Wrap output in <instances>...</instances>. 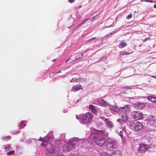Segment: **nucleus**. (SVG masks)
Masks as SVG:
<instances>
[{"label":"nucleus","mask_w":156,"mask_h":156,"mask_svg":"<svg viewBox=\"0 0 156 156\" xmlns=\"http://www.w3.org/2000/svg\"><path fill=\"white\" fill-rule=\"evenodd\" d=\"M118 143L113 138L108 137V150L113 151L117 148Z\"/></svg>","instance_id":"1"},{"label":"nucleus","mask_w":156,"mask_h":156,"mask_svg":"<svg viewBox=\"0 0 156 156\" xmlns=\"http://www.w3.org/2000/svg\"><path fill=\"white\" fill-rule=\"evenodd\" d=\"M130 127L135 131H138L143 128L142 125L140 122L136 121L131 122H130Z\"/></svg>","instance_id":"2"},{"label":"nucleus","mask_w":156,"mask_h":156,"mask_svg":"<svg viewBox=\"0 0 156 156\" xmlns=\"http://www.w3.org/2000/svg\"><path fill=\"white\" fill-rule=\"evenodd\" d=\"M104 134V131H98L95 134H91L89 139L92 140H97L101 136H103Z\"/></svg>","instance_id":"3"},{"label":"nucleus","mask_w":156,"mask_h":156,"mask_svg":"<svg viewBox=\"0 0 156 156\" xmlns=\"http://www.w3.org/2000/svg\"><path fill=\"white\" fill-rule=\"evenodd\" d=\"M93 115L88 112L83 115L82 118V120L85 123L91 122L93 119Z\"/></svg>","instance_id":"4"},{"label":"nucleus","mask_w":156,"mask_h":156,"mask_svg":"<svg viewBox=\"0 0 156 156\" xmlns=\"http://www.w3.org/2000/svg\"><path fill=\"white\" fill-rule=\"evenodd\" d=\"M150 148L149 145L145 144H140L138 148V152L144 154Z\"/></svg>","instance_id":"5"},{"label":"nucleus","mask_w":156,"mask_h":156,"mask_svg":"<svg viewBox=\"0 0 156 156\" xmlns=\"http://www.w3.org/2000/svg\"><path fill=\"white\" fill-rule=\"evenodd\" d=\"M58 147H54L51 148H48L46 151V154L49 156H51L54 153H58Z\"/></svg>","instance_id":"6"},{"label":"nucleus","mask_w":156,"mask_h":156,"mask_svg":"<svg viewBox=\"0 0 156 156\" xmlns=\"http://www.w3.org/2000/svg\"><path fill=\"white\" fill-rule=\"evenodd\" d=\"M103 135V136H101L100 138L95 140V143L97 145L102 146L107 142L106 136L105 137H104V135Z\"/></svg>","instance_id":"7"},{"label":"nucleus","mask_w":156,"mask_h":156,"mask_svg":"<svg viewBox=\"0 0 156 156\" xmlns=\"http://www.w3.org/2000/svg\"><path fill=\"white\" fill-rule=\"evenodd\" d=\"M75 148V145L71 144V142L69 141V143L65 144L63 150L69 152L73 150Z\"/></svg>","instance_id":"8"},{"label":"nucleus","mask_w":156,"mask_h":156,"mask_svg":"<svg viewBox=\"0 0 156 156\" xmlns=\"http://www.w3.org/2000/svg\"><path fill=\"white\" fill-rule=\"evenodd\" d=\"M134 118L136 120H139L143 119V115L140 112H134L133 114Z\"/></svg>","instance_id":"9"},{"label":"nucleus","mask_w":156,"mask_h":156,"mask_svg":"<svg viewBox=\"0 0 156 156\" xmlns=\"http://www.w3.org/2000/svg\"><path fill=\"white\" fill-rule=\"evenodd\" d=\"M108 156H122V154L121 151L116 150L113 151L110 154L108 153Z\"/></svg>","instance_id":"10"},{"label":"nucleus","mask_w":156,"mask_h":156,"mask_svg":"<svg viewBox=\"0 0 156 156\" xmlns=\"http://www.w3.org/2000/svg\"><path fill=\"white\" fill-rule=\"evenodd\" d=\"M83 89V87L80 84L74 85L71 88L72 91L75 92Z\"/></svg>","instance_id":"11"},{"label":"nucleus","mask_w":156,"mask_h":156,"mask_svg":"<svg viewBox=\"0 0 156 156\" xmlns=\"http://www.w3.org/2000/svg\"><path fill=\"white\" fill-rule=\"evenodd\" d=\"M70 141L71 142V144L74 145L75 147L76 145L78 146V145H79V143H80L81 140L76 138H74Z\"/></svg>","instance_id":"12"},{"label":"nucleus","mask_w":156,"mask_h":156,"mask_svg":"<svg viewBox=\"0 0 156 156\" xmlns=\"http://www.w3.org/2000/svg\"><path fill=\"white\" fill-rule=\"evenodd\" d=\"M98 103L101 106H104L106 105V102L103 99H100L98 100Z\"/></svg>","instance_id":"13"},{"label":"nucleus","mask_w":156,"mask_h":156,"mask_svg":"<svg viewBox=\"0 0 156 156\" xmlns=\"http://www.w3.org/2000/svg\"><path fill=\"white\" fill-rule=\"evenodd\" d=\"M136 105L137 108H143L145 106V105L144 103H140V102L136 103Z\"/></svg>","instance_id":"14"},{"label":"nucleus","mask_w":156,"mask_h":156,"mask_svg":"<svg viewBox=\"0 0 156 156\" xmlns=\"http://www.w3.org/2000/svg\"><path fill=\"white\" fill-rule=\"evenodd\" d=\"M109 108L111 110H112L114 111L115 112H119L120 111V110L119 109V108H117L115 107L112 106L111 105L109 106Z\"/></svg>","instance_id":"15"},{"label":"nucleus","mask_w":156,"mask_h":156,"mask_svg":"<svg viewBox=\"0 0 156 156\" xmlns=\"http://www.w3.org/2000/svg\"><path fill=\"white\" fill-rule=\"evenodd\" d=\"M86 22H87V23H88V24H87L88 25H90L91 24V23H92V21L91 20L87 19V20H86L85 21L82 22L80 24H79L78 27H79L80 26H81V25H82L84 23H85Z\"/></svg>","instance_id":"16"},{"label":"nucleus","mask_w":156,"mask_h":156,"mask_svg":"<svg viewBox=\"0 0 156 156\" xmlns=\"http://www.w3.org/2000/svg\"><path fill=\"white\" fill-rule=\"evenodd\" d=\"M89 108L93 113H96L97 112V110L94 105H90Z\"/></svg>","instance_id":"17"},{"label":"nucleus","mask_w":156,"mask_h":156,"mask_svg":"<svg viewBox=\"0 0 156 156\" xmlns=\"http://www.w3.org/2000/svg\"><path fill=\"white\" fill-rule=\"evenodd\" d=\"M114 125L112 122L110 121H108V128L110 129V130H112L113 128Z\"/></svg>","instance_id":"18"},{"label":"nucleus","mask_w":156,"mask_h":156,"mask_svg":"<svg viewBox=\"0 0 156 156\" xmlns=\"http://www.w3.org/2000/svg\"><path fill=\"white\" fill-rule=\"evenodd\" d=\"M126 45L127 44L126 43L122 41L119 44L118 46L119 48H122L126 47Z\"/></svg>","instance_id":"19"},{"label":"nucleus","mask_w":156,"mask_h":156,"mask_svg":"<svg viewBox=\"0 0 156 156\" xmlns=\"http://www.w3.org/2000/svg\"><path fill=\"white\" fill-rule=\"evenodd\" d=\"M147 99L152 102H156V98H153L151 96L148 97Z\"/></svg>","instance_id":"20"},{"label":"nucleus","mask_w":156,"mask_h":156,"mask_svg":"<svg viewBox=\"0 0 156 156\" xmlns=\"http://www.w3.org/2000/svg\"><path fill=\"white\" fill-rule=\"evenodd\" d=\"M4 149L5 150V151H9L12 149V147H10V144H8L7 145L5 146Z\"/></svg>","instance_id":"21"},{"label":"nucleus","mask_w":156,"mask_h":156,"mask_svg":"<svg viewBox=\"0 0 156 156\" xmlns=\"http://www.w3.org/2000/svg\"><path fill=\"white\" fill-rule=\"evenodd\" d=\"M120 108L122 110H125L126 112H127L129 111V108L128 105H126L123 107H120Z\"/></svg>","instance_id":"22"},{"label":"nucleus","mask_w":156,"mask_h":156,"mask_svg":"<svg viewBox=\"0 0 156 156\" xmlns=\"http://www.w3.org/2000/svg\"><path fill=\"white\" fill-rule=\"evenodd\" d=\"M48 140H43L42 143L41 144V146H45L48 143Z\"/></svg>","instance_id":"23"},{"label":"nucleus","mask_w":156,"mask_h":156,"mask_svg":"<svg viewBox=\"0 0 156 156\" xmlns=\"http://www.w3.org/2000/svg\"><path fill=\"white\" fill-rule=\"evenodd\" d=\"M122 120L124 122H126L128 120V118L126 115H122Z\"/></svg>","instance_id":"24"},{"label":"nucleus","mask_w":156,"mask_h":156,"mask_svg":"<svg viewBox=\"0 0 156 156\" xmlns=\"http://www.w3.org/2000/svg\"><path fill=\"white\" fill-rule=\"evenodd\" d=\"M26 126L24 122L22 121L20 123V128H23Z\"/></svg>","instance_id":"25"},{"label":"nucleus","mask_w":156,"mask_h":156,"mask_svg":"<svg viewBox=\"0 0 156 156\" xmlns=\"http://www.w3.org/2000/svg\"><path fill=\"white\" fill-rule=\"evenodd\" d=\"M15 153V151H12L9 152L7 153V155H12L14 154Z\"/></svg>","instance_id":"26"},{"label":"nucleus","mask_w":156,"mask_h":156,"mask_svg":"<svg viewBox=\"0 0 156 156\" xmlns=\"http://www.w3.org/2000/svg\"><path fill=\"white\" fill-rule=\"evenodd\" d=\"M131 53L126 52L125 51L120 52V54H122L123 55H128L130 54Z\"/></svg>","instance_id":"27"},{"label":"nucleus","mask_w":156,"mask_h":156,"mask_svg":"<svg viewBox=\"0 0 156 156\" xmlns=\"http://www.w3.org/2000/svg\"><path fill=\"white\" fill-rule=\"evenodd\" d=\"M132 14H130L128 15L126 17V19L127 20H129L130 19V18L132 17Z\"/></svg>","instance_id":"28"},{"label":"nucleus","mask_w":156,"mask_h":156,"mask_svg":"<svg viewBox=\"0 0 156 156\" xmlns=\"http://www.w3.org/2000/svg\"><path fill=\"white\" fill-rule=\"evenodd\" d=\"M11 139V137L10 136H7L6 137H4L3 138V139L4 140H8L9 139Z\"/></svg>","instance_id":"29"},{"label":"nucleus","mask_w":156,"mask_h":156,"mask_svg":"<svg viewBox=\"0 0 156 156\" xmlns=\"http://www.w3.org/2000/svg\"><path fill=\"white\" fill-rule=\"evenodd\" d=\"M101 156H107V155L105 152H102L101 153Z\"/></svg>","instance_id":"30"},{"label":"nucleus","mask_w":156,"mask_h":156,"mask_svg":"<svg viewBox=\"0 0 156 156\" xmlns=\"http://www.w3.org/2000/svg\"><path fill=\"white\" fill-rule=\"evenodd\" d=\"M82 56L81 55L77 56L75 58V60H79L82 57Z\"/></svg>","instance_id":"31"},{"label":"nucleus","mask_w":156,"mask_h":156,"mask_svg":"<svg viewBox=\"0 0 156 156\" xmlns=\"http://www.w3.org/2000/svg\"><path fill=\"white\" fill-rule=\"evenodd\" d=\"M68 1L70 3H72L75 2V0H69Z\"/></svg>","instance_id":"32"},{"label":"nucleus","mask_w":156,"mask_h":156,"mask_svg":"<svg viewBox=\"0 0 156 156\" xmlns=\"http://www.w3.org/2000/svg\"><path fill=\"white\" fill-rule=\"evenodd\" d=\"M144 1L145 2H152V0L151 1L149 0H144Z\"/></svg>","instance_id":"33"},{"label":"nucleus","mask_w":156,"mask_h":156,"mask_svg":"<svg viewBox=\"0 0 156 156\" xmlns=\"http://www.w3.org/2000/svg\"><path fill=\"white\" fill-rule=\"evenodd\" d=\"M43 140L42 139V138L41 137H40L39 138V141H42Z\"/></svg>","instance_id":"34"},{"label":"nucleus","mask_w":156,"mask_h":156,"mask_svg":"<svg viewBox=\"0 0 156 156\" xmlns=\"http://www.w3.org/2000/svg\"><path fill=\"white\" fill-rule=\"evenodd\" d=\"M70 57H69L68 59H67V60L66 61V62H67L70 59Z\"/></svg>","instance_id":"35"},{"label":"nucleus","mask_w":156,"mask_h":156,"mask_svg":"<svg viewBox=\"0 0 156 156\" xmlns=\"http://www.w3.org/2000/svg\"><path fill=\"white\" fill-rule=\"evenodd\" d=\"M53 62H55L56 61V58H55L52 60Z\"/></svg>","instance_id":"36"},{"label":"nucleus","mask_w":156,"mask_h":156,"mask_svg":"<svg viewBox=\"0 0 156 156\" xmlns=\"http://www.w3.org/2000/svg\"><path fill=\"white\" fill-rule=\"evenodd\" d=\"M154 8H156V4L154 5Z\"/></svg>","instance_id":"37"},{"label":"nucleus","mask_w":156,"mask_h":156,"mask_svg":"<svg viewBox=\"0 0 156 156\" xmlns=\"http://www.w3.org/2000/svg\"><path fill=\"white\" fill-rule=\"evenodd\" d=\"M148 38H146L144 39V40L145 41H147V40H148Z\"/></svg>","instance_id":"38"},{"label":"nucleus","mask_w":156,"mask_h":156,"mask_svg":"<svg viewBox=\"0 0 156 156\" xmlns=\"http://www.w3.org/2000/svg\"><path fill=\"white\" fill-rule=\"evenodd\" d=\"M73 80H73V79H72V80H71V81H70V82H73Z\"/></svg>","instance_id":"39"},{"label":"nucleus","mask_w":156,"mask_h":156,"mask_svg":"<svg viewBox=\"0 0 156 156\" xmlns=\"http://www.w3.org/2000/svg\"><path fill=\"white\" fill-rule=\"evenodd\" d=\"M76 118L77 119H79V118H78V117H77V115H76Z\"/></svg>","instance_id":"40"},{"label":"nucleus","mask_w":156,"mask_h":156,"mask_svg":"<svg viewBox=\"0 0 156 156\" xmlns=\"http://www.w3.org/2000/svg\"><path fill=\"white\" fill-rule=\"evenodd\" d=\"M19 131H18L17 132H16L15 133L16 134L17 133H19Z\"/></svg>","instance_id":"41"},{"label":"nucleus","mask_w":156,"mask_h":156,"mask_svg":"<svg viewBox=\"0 0 156 156\" xmlns=\"http://www.w3.org/2000/svg\"><path fill=\"white\" fill-rule=\"evenodd\" d=\"M81 5H80V6H79L78 7L79 8H81Z\"/></svg>","instance_id":"42"},{"label":"nucleus","mask_w":156,"mask_h":156,"mask_svg":"<svg viewBox=\"0 0 156 156\" xmlns=\"http://www.w3.org/2000/svg\"><path fill=\"white\" fill-rule=\"evenodd\" d=\"M121 120V119H119L118 120V121H119L120 122V121Z\"/></svg>","instance_id":"43"},{"label":"nucleus","mask_w":156,"mask_h":156,"mask_svg":"<svg viewBox=\"0 0 156 156\" xmlns=\"http://www.w3.org/2000/svg\"><path fill=\"white\" fill-rule=\"evenodd\" d=\"M107 121V119H105V121Z\"/></svg>","instance_id":"44"}]
</instances>
